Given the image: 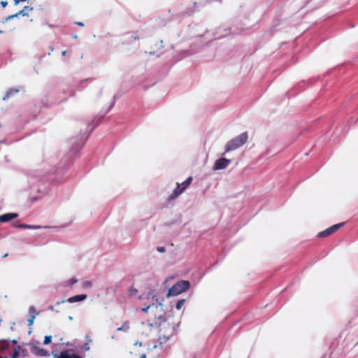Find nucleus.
Returning <instances> with one entry per match:
<instances>
[{
    "mask_svg": "<svg viewBox=\"0 0 358 358\" xmlns=\"http://www.w3.org/2000/svg\"><path fill=\"white\" fill-rule=\"evenodd\" d=\"M157 324L148 321L142 322L138 327V334L142 341L135 343L132 353H136L138 346H141L143 344L148 348H155L157 343Z\"/></svg>",
    "mask_w": 358,
    "mask_h": 358,
    "instance_id": "obj_1",
    "label": "nucleus"
},
{
    "mask_svg": "<svg viewBox=\"0 0 358 358\" xmlns=\"http://www.w3.org/2000/svg\"><path fill=\"white\" fill-rule=\"evenodd\" d=\"M176 324L165 320L157 323V343H166L176 333Z\"/></svg>",
    "mask_w": 358,
    "mask_h": 358,
    "instance_id": "obj_2",
    "label": "nucleus"
},
{
    "mask_svg": "<svg viewBox=\"0 0 358 358\" xmlns=\"http://www.w3.org/2000/svg\"><path fill=\"white\" fill-rule=\"evenodd\" d=\"M148 315L147 321L157 324L165 320V311L163 309L162 304L160 303H152L142 309Z\"/></svg>",
    "mask_w": 358,
    "mask_h": 358,
    "instance_id": "obj_3",
    "label": "nucleus"
},
{
    "mask_svg": "<svg viewBox=\"0 0 358 358\" xmlns=\"http://www.w3.org/2000/svg\"><path fill=\"white\" fill-rule=\"evenodd\" d=\"M248 141V134L247 132L242 133L239 136L233 138L230 141L227 143L225 147V152H230L231 150H234L245 143H246Z\"/></svg>",
    "mask_w": 358,
    "mask_h": 358,
    "instance_id": "obj_4",
    "label": "nucleus"
},
{
    "mask_svg": "<svg viewBox=\"0 0 358 358\" xmlns=\"http://www.w3.org/2000/svg\"><path fill=\"white\" fill-rule=\"evenodd\" d=\"M190 287V283L188 280H180L173 285L169 289L167 296H176L185 291Z\"/></svg>",
    "mask_w": 358,
    "mask_h": 358,
    "instance_id": "obj_5",
    "label": "nucleus"
},
{
    "mask_svg": "<svg viewBox=\"0 0 358 358\" xmlns=\"http://www.w3.org/2000/svg\"><path fill=\"white\" fill-rule=\"evenodd\" d=\"M192 177H188L182 184L177 183L176 188L173 190V193L168 197L169 201H171L180 196L192 183Z\"/></svg>",
    "mask_w": 358,
    "mask_h": 358,
    "instance_id": "obj_6",
    "label": "nucleus"
},
{
    "mask_svg": "<svg viewBox=\"0 0 358 358\" xmlns=\"http://www.w3.org/2000/svg\"><path fill=\"white\" fill-rule=\"evenodd\" d=\"M30 352L36 357H50L49 352L37 344H30Z\"/></svg>",
    "mask_w": 358,
    "mask_h": 358,
    "instance_id": "obj_7",
    "label": "nucleus"
},
{
    "mask_svg": "<svg viewBox=\"0 0 358 358\" xmlns=\"http://www.w3.org/2000/svg\"><path fill=\"white\" fill-rule=\"evenodd\" d=\"M343 225H344L343 222L332 225L331 227L327 228V229L320 232L317 234V237H319V238L327 237V236L331 235V234L336 232L338 229H339Z\"/></svg>",
    "mask_w": 358,
    "mask_h": 358,
    "instance_id": "obj_8",
    "label": "nucleus"
},
{
    "mask_svg": "<svg viewBox=\"0 0 358 358\" xmlns=\"http://www.w3.org/2000/svg\"><path fill=\"white\" fill-rule=\"evenodd\" d=\"M231 160L226 158H220L215 161L213 169L214 170H221L225 169L230 164Z\"/></svg>",
    "mask_w": 358,
    "mask_h": 358,
    "instance_id": "obj_9",
    "label": "nucleus"
},
{
    "mask_svg": "<svg viewBox=\"0 0 358 358\" xmlns=\"http://www.w3.org/2000/svg\"><path fill=\"white\" fill-rule=\"evenodd\" d=\"M59 358H83L79 355L74 352L73 349H67L62 350L58 355Z\"/></svg>",
    "mask_w": 358,
    "mask_h": 358,
    "instance_id": "obj_10",
    "label": "nucleus"
},
{
    "mask_svg": "<svg viewBox=\"0 0 358 358\" xmlns=\"http://www.w3.org/2000/svg\"><path fill=\"white\" fill-rule=\"evenodd\" d=\"M17 217V213H6L0 215V222H7Z\"/></svg>",
    "mask_w": 358,
    "mask_h": 358,
    "instance_id": "obj_11",
    "label": "nucleus"
},
{
    "mask_svg": "<svg viewBox=\"0 0 358 358\" xmlns=\"http://www.w3.org/2000/svg\"><path fill=\"white\" fill-rule=\"evenodd\" d=\"M10 348V343L6 340L0 341V352L3 355L5 354Z\"/></svg>",
    "mask_w": 358,
    "mask_h": 358,
    "instance_id": "obj_12",
    "label": "nucleus"
},
{
    "mask_svg": "<svg viewBox=\"0 0 358 358\" xmlns=\"http://www.w3.org/2000/svg\"><path fill=\"white\" fill-rule=\"evenodd\" d=\"M87 295L86 294H79V295H76V296H71L70 298L68 299V301L69 303H74V302H77V301H83L85 299H87Z\"/></svg>",
    "mask_w": 358,
    "mask_h": 358,
    "instance_id": "obj_13",
    "label": "nucleus"
},
{
    "mask_svg": "<svg viewBox=\"0 0 358 358\" xmlns=\"http://www.w3.org/2000/svg\"><path fill=\"white\" fill-rule=\"evenodd\" d=\"M34 8L29 6H24L21 10L17 12V15H20L22 16H29V13L32 11Z\"/></svg>",
    "mask_w": 358,
    "mask_h": 358,
    "instance_id": "obj_14",
    "label": "nucleus"
},
{
    "mask_svg": "<svg viewBox=\"0 0 358 358\" xmlns=\"http://www.w3.org/2000/svg\"><path fill=\"white\" fill-rule=\"evenodd\" d=\"M85 343L80 347L82 350L89 351L90 350V343H92V339L89 336H85Z\"/></svg>",
    "mask_w": 358,
    "mask_h": 358,
    "instance_id": "obj_15",
    "label": "nucleus"
},
{
    "mask_svg": "<svg viewBox=\"0 0 358 358\" xmlns=\"http://www.w3.org/2000/svg\"><path fill=\"white\" fill-rule=\"evenodd\" d=\"M129 328V323L128 322H124L121 327L117 328V331H127Z\"/></svg>",
    "mask_w": 358,
    "mask_h": 358,
    "instance_id": "obj_16",
    "label": "nucleus"
},
{
    "mask_svg": "<svg viewBox=\"0 0 358 358\" xmlns=\"http://www.w3.org/2000/svg\"><path fill=\"white\" fill-rule=\"evenodd\" d=\"M55 340L58 341L59 345H68L69 342H64V338L60 334L54 336Z\"/></svg>",
    "mask_w": 358,
    "mask_h": 358,
    "instance_id": "obj_17",
    "label": "nucleus"
},
{
    "mask_svg": "<svg viewBox=\"0 0 358 358\" xmlns=\"http://www.w3.org/2000/svg\"><path fill=\"white\" fill-rule=\"evenodd\" d=\"M185 303V299L179 300L176 305V308L177 310H180L182 308V306H184Z\"/></svg>",
    "mask_w": 358,
    "mask_h": 358,
    "instance_id": "obj_18",
    "label": "nucleus"
},
{
    "mask_svg": "<svg viewBox=\"0 0 358 358\" xmlns=\"http://www.w3.org/2000/svg\"><path fill=\"white\" fill-rule=\"evenodd\" d=\"M52 336H45L43 340V343L44 345H49L52 343Z\"/></svg>",
    "mask_w": 358,
    "mask_h": 358,
    "instance_id": "obj_19",
    "label": "nucleus"
},
{
    "mask_svg": "<svg viewBox=\"0 0 358 358\" xmlns=\"http://www.w3.org/2000/svg\"><path fill=\"white\" fill-rule=\"evenodd\" d=\"M77 279L75 278H71L70 280H69L67 282H66V284L69 287H72L75 283L77 282Z\"/></svg>",
    "mask_w": 358,
    "mask_h": 358,
    "instance_id": "obj_20",
    "label": "nucleus"
},
{
    "mask_svg": "<svg viewBox=\"0 0 358 358\" xmlns=\"http://www.w3.org/2000/svg\"><path fill=\"white\" fill-rule=\"evenodd\" d=\"M20 15H17V13H16L15 14H13V15L8 16L6 20H11V19H13L15 17H17Z\"/></svg>",
    "mask_w": 358,
    "mask_h": 358,
    "instance_id": "obj_21",
    "label": "nucleus"
},
{
    "mask_svg": "<svg viewBox=\"0 0 358 358\" xmlns=\"http://www.w3.org/2000/svg\"><path fill=\"white\" fill-rule=\"evenodd\" d=\"M92 286V282L90 281H85L83 282V287H90Z\"/></svg>",
    "mask_w": 358,
    "mask_h": 358,
    "instance_id": "obj_22",
    "label": "nucleus"
},
{
    "mask_svg": "<svg viewBox=\"0 0 358 358\" xmlns=\"http://www.w3.org/2000/svg\"><path fill=\"white\" fill-rule=\"evenodd\" d=\"M35 319V317L34 316H32L31 317L29 320H28V322H29V325L31 326L32 325L33 322H34V320Z\"/></svg>",
    "mask_w": 358,
    "mask_h": 358,
    "instance_id": "obj_23",
    "label": "nucleus"
},
{
    "mask_svg": "<svg viewBox=\"0 0 358 358\" xmlns=\"http://www.w3.org/2000/svg\"><path fill=\"white\" fill-rule=\"evenodd\" d=\"M1 6L3 7V8H5L8 6V2L7 1H1V3H0Z\"/></svg>",
    "mask_w": 358,
    "mask_h": 358,
    "instance_id": "obj_24",
    "label": "nucleus"
},
{
    "mask_svg": "<svg viewBox=\"0 0 358 358\" xmlns=\"http://www.w3.org/2000/svg\"><path fill=\"white\" fill-rule=\"evenodd\" d=\"M157 251L159 252H164L166 251V249L164 247H158L157 248Z\"/></svg>",
    "mask_w": 358,
    "mask_h": 358,
    "instance_id": "obj_25",
    "label": "nucleus"
},
{
    "mask_svg": "<svg viewBox=\"0 0 358 358\" xmlns=\"http://www.w3.org/2000/svg\"><path fill=\"white\" fill-rule=\"evenodd\" d=\"M18 355V351L17 350H15L13 352V355H12V357L10 358H16V357Z\"/></svg>",
    "mask_w": 358,
    "mask_h": 358,
    "instance_id": "obj_26",
    "label": "nucleus"
},
{
    "mask_svg": "<svg viewBox=\"0 0 358 358\" xmlns=\"http://www.w3.org/2000/svg\"><path fill=\"white\" fill-rule=\"evenodd\" d=\"M19 227H21V228H29L30 227L27 224H20L19 226Z\"/></svg>",
    "mask_w": 358,
    "mask_h": 358,
    "instance_id": "obj_27",
    "label": "nucleus"
},
{
    "mask_svg": "<svg viewBox=\"0 0 358 358\" xmlns=\"http://www.w3.org/2000/svg\"><path fill=\"white\" fill-rule=\"evenodd\" d=\"M139 358H145V354L142 353V354L139 355Z\"/></svg>",
    "mask_w": 358,
    "mask_h": 358,
    "instance_id": "obj_28",
    "label": "nucleus"
},
{
    "mask_svg": "<svg viewBox=\"0 0 358 358\" xmlns=\"http://www.w3.org/2000/svg\"><path fill=\"white\" fill-rule=\"evenodd\" d=\"M76 24L79 25V26H84V24L83 22H76Z\"/></svg>",
    "mask_w": 358,
    "mask_h": 358,
    "instance_id": "obj_29",
    "label": "nucleus"
},
{
    "mask_svg": "<svg viewBox=\"0 0 358 358\" xmlns=\"http://www.w3.org/2000/svg\"><path fill=\"white\" fill-rule=\"evenodd\" d=\"M0 358H7L4 355L0 352Z\"/></svg>",
    "mask_w": 358,
    "mask_h": 358,
    "instance_id": "obj_30",
    "label": "nucleus"
},
{
    "mask_svg": "<svg viewBox=\"0 0 358 358\" xmlns=\"http://www.w3.org/2000/svg\"><path fill=\"white\" fill-rule=\"evenodd\" d=\"M52 355H53V357H54L59 358V357L58 356V355H57V353H56V354H54V353L52 352Z\"/></svg>",
    "mask_w": 358,
    "mask_h": 358,
    "instance_id": "obj_31",
    "label": "nucleus"
},
{
    "mask_svg": "<svg viewBox=\"0 0 358 358\" xmlns=\"http://www.w3.org/2000/svg\"><path fill=\"white\" fill-rule=\"evenodd\" d=\"M141 37L138 36H134V40H138Z\"/></svg>",
    "mask_w": 358,
    "mask_h": 358,
    "instance_id": "obj_32",
    "label": "nucleus"
},
{
    "mask_svg": "<svg viewBox=\"0 0 358 358\" xmlns=\"http://www.w3.org/2000/svg\"><path fill=\"white\" fill-rule=\"evenodd\" d=\"M7 256H8V254H5V255L3 256V258H5V257H6Z\"/></svg>",
    "mask_w": 358,
    "mask_h": 358,
    "instance_id": "obj_33",
    "label": "nucleus"
},
{
    "mask_svg": "<svg viewBox=\"0 0 358 358\" xmlns=\"http://www.w3.org/2000/svg\"><path fill=\"white\" fill-rule=\"evenodd\" d=\"M65 54H66V51H63V52H62V55H65Z\"/></svg>",
    "mask_w": 358,
    "mask_h": 358,
    "instance_id": "obj_34",
    "label": "nucleus"
},
{
    "mask_svg": "<svg viewBox=\"0 0 358 358\" xmlns=\"http://www.w3.org/2000/svg\"><path fill=\"white\" fill-rule=\"evenodd\" d=\"M17 343V341L15 340L13 341V343Z\"/></svg>",
    "mask_w": 358,
    "mask_h": 358,
    "instance_id": "obj_35",
    "label": "nucleus"
},
{
    "mask_svg": "<svg viewBox=\"0 0 358 358\" xmlns=\"http://www.w3.org/2000/svg\"><path fill=\"white\" fill-rule=\"evenodd\" d=\"M3 31L1 30H0V34H1Z\"/></svg>",
    "mask_w": 358,
    "mask_h": 358,
    "instance_id": "obj_36",
    "label": "nucleus"
}]
</instances>
